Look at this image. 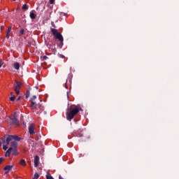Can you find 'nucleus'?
<instances>
[{
    "label": "nucleus",
    "mask_w": 179,
    "mask_h": 179,
    "mask_svg": "<svg viewBox=\"0 0 179 179\" xmlns=\"http://www.w3.org/2000/svg\"><path fill=\"white\" fill-rule=\"evenodd\" d=\"M53 51H55V49H54Z\"/></svg>",
    "instance_id": "37"
},
{
    "label": "nucleus",
    "mask_w": 179,
    "mask_h": 179,
    "mask_svg": "<svg viewBox=\"0 0 179 179\" xmlns=\"http://www.w3.org/2000/svg\"><path fill=\"white\" fill-rule=\"evenodd\" d=\"M0 30H1V31H4V30H5V26L1 25V26H0Z\"/></svg>",
    "instance_id": "20"
},
{
    "label": "nucleus",
    "mask_w": 179,
    "mask_h": 179,
    "mask_svg": "<svg viewBox=\"0 0 179 179\" xmlns=\"http://www.w3.org/2000/svg\"><path fill=\"white\" fill-rule=\"evenodd\" d=\"M29 135H34L36 132L34 131V123H31L29 127Z\"/></svg>",
    "instance_id": "7"
},
{
    "label": "nucleus",
    "mask_w": 179,
    "mask_h": 179,
    "mask_svg": "<svg viewBox=\"0 0 179 179\" xmlns=\"http://www.w3.org/2000/svg\"><path fill=\"white\" fill-rule=\"evenodd\" d=\"M10 148H12V150H11L12 155H13L14 156H17V155H19V152H17V150L16 149L17 148V141H13L11 143V147Z\"/></svg>",
    "instance_id": "4"
},
{
    "label": "nucleus",
    "mask_w": 179,
    "mask_h": 179,
    "mask_svg": "<svg viewBox=\"0 0 179 179\" xmlns=\"http://www.w3.org/2000/svg\"><path fill=\"white\" fill-rule=\"evenodd\" d=\"M16 114V112L14 113V115L10 117V121L14 125H18L19 124V120L16 118V116L15 115Z\"/></svg>",
    "instance_id": "5"
},
{
    "label": "nucleus",
    "mask_w": 179,
    "mask_h": 179,
    "mask_svg": "<svg viewBox=\"0 0 179 179\" xmlns=\"http://www.w3.org/2000/svg\"><path fill=\"white\" fill-rule=\"evenodd\" d=\"M20 141V138L17 136L4 135L3 137L1 138L3 150H8L9 148V147H8L9 143H10V147H12L13 142H19Z\"/></svg>",
    "instance_id": "1"
},
{
    "label": "nucleus",
    "mask_w": 179,
    "mask_h": 179,
    "mask_svg": "<svg viewBox=\"0 0 179 179\" xmlns=\"http://www.w3.org/2000/svg\"><path fill=\"white\" fill-rule=\"evenodd\" d=\"M22 9H23L24 10H27V9H29V6L27 4H24Z\"/></svg>",
    "instance_id": "15"
},
{
    "label": "nucleus",
    "mask_w": 179,
    "mask_h": 179,
    "mask_svg": "<svg viewBox=\"0 0 179 179\" xmlns=\"http://www.w3.org/2000/svg\"><path fill=\"white\" fill-rule=\"evenodd\" d=\"M50 31L52 33L53 36H57L58 34V30L54 28H50Z\"/></svg>",
    "instance_id": "12"
},
{
    "label": "nucleus",
    "mask_w": 179,
    "mask_h": 179,
    "mask_svg": "<svg viewBox=\"0 0 179 179\" xmlns=\"http://www.w3.org/2000/svg\"><path fill=\"white\" fill-rule=\"evenodd\" d=\"M14 90H15L16 94H19L20 93V91H19V90H17V89H16V88H15Z\"/></svg>",
    "instance_id": "24"
},
{
    "label": "nucleus",
    "mask_w": 179,
    "mask_h": 179,
    "mask_svg": "<svg viewBox=\"0 0 179 179\" xmlns=\"http://www.w3.org/2000/svg\"><path fill=\"white\" fill-rule=\"evenodd\" d=\"M20 164H21V166H26V160L21 159Z\"/></svg>",
    "instance_id": "16"
},
{
    "label": "nucleus",
    "mask_w": 179,
    "mask_h": 179,
    "mask_svg": "<svg viewBox=\"0 0 179 179\" xmlns=\"http://www.w3.org/2000/svg\"><path fill=\"white\" fill-rule=\"evenodd\" d=\"M10 31H12V27H9L7 29V33H10Z\"/></svg>",
    "instance_id": "21"
},
{
    "label": "nucleus",
    "mask_w": 179,
    "mask_h": 179,
    "mask_svg": "<svg viewBox=\"0 0 179 179\" xmlns=\"http://www.w3.org/2000/svg\"><path fill=\"white\" fill-rule=\"evenodd\" d=\"M9 37H10V33H6V38L9 39Z\"/></svg>",
    "instance_id": "27"
},
{
    "label": "nucleus",
    "mask_w": 179,
    "mask_h": 179,
    "mask_svg": "<svg viewBox=\"0 0 179 179\" xmlns=\"http://www.w3.org/2000/svg\"><path fill=\"white\" fill-rule=\"evenodd\" d=\"M46 179H54L50 173L46 175Z\"/></svg>",
    "instance_id": "18"
},
{
    "label": "nucleus",
    "mask_w": 179,
    "mask_h": 179,
    "mask_svg": "<svg viewBox=\"0 0 179 179\" xmlns=\"http://www.w3.org/2000/svg\"><path fill=\"white\" fill-rule=\"evenodd\" d=\"M2 145H3V144L2 143V138H1V141H0V148L2 146Z\"/></svg>",
    "instance_id": "30"
},
{
    "label": "nucleus",
    "mask_w": 179,
    "mask_h": 179,
    "mask_svg": "<svg viewBox=\"0 0 179 179\" xmlns=\"http://www.w3.org/2000/svg\"><path fill=\"white\" fill-rule=\"evenodd\" d=\"M55 38L57 40H59L62 44H64V37L62 36V34L61 33H58L57 35L55 36Z\"/></svg>",
    "instance_id": "6"
},
{
    "label": "nucleus",
    "mask_w": 179,
    "mask_h": 179,
    "mask_svg": "<svg viewBox=\"0 0 179 179\" xmlns=\"http://www.w3.org/2000/svg\"><path fill=\"white\" fill-rule=\"evenodd\" d=\"M55 3V0H50V5H52Z\"/></svg>",
    "instance_id": "26"
},
{
    "label": "nucleus",
    "mask_w": 179,
    "mask_h": 179,
    "mask_svg": "<svg viewBox=\"0 0 179 179\" xmlns=\"http://www.w3.org/2000/svg\"><path fill=\"white\" fill-rule=\"evenodd\" d=\"M79 111H82V107H80V106L79 105L76 106L74 108H68L66 113V120L68 121H72V120H73V118L75 117V115H78Z\"/></svg>",
    "instance_id": "2"
},
{
    "label": "nucleus",
    "mask_w": 179,
    "mask_h": 179,
    "mask_svg": "<svg viewBox=\"0 0 179 179\" xmlns=\"http://www.w3.org/2000/svg\"><path fill=\"white\" fill-rule=\"evenodd\" d=\"M30 18L32 20L36 19V17H37V15L36 14H34V13L31 12L29 14Z\"/></svg>",
    "instance_id": "14"
},
{
    "label": "nucleus",
    "mask_w": 179,
    "mask_h": 179,
    "mask_svg": "<svg viewBox=\"0 0 179 179\" xmlns=\"http://www.w3.org/2000/svg\"><path fill=\"white\" fill-rule=\"evenodd\" d=\"M15 99H16V96H15L14 95L13 96L10 97V101H15Z\"/></svg>",
    "instance_id": "19"
},
{
    "label": "nucleus",
    "mask_w": 179,
    "mask_h": 179,
    "mask_svg": "<svg viewBox=\"0 0 179 179\" xmlns=\"http://www.w3.org/2000/svg\"><path fill=\"white\" fill-rule=\"evenodd\" d=\"M44 115H45L47 114V112L46 111H44Z\"/></svg>",
    "instance_id": "34"
},
{
    "label": "nucleus",
    "mask_w": 179,
    "mask_h": 179,
    "mask_svg": "<svg viewBox=\"0 0 179 179\" xmlns=\"http://www.w3.org/2000/svg\"><path fill=\"white\" fill-rule=\"evenodd\" d=\"M10 153H12V148L10 147L4 155L5 157H9L10 156Z\"/></svg>",
    "instance_id": "11"
},
{
    "label": "nucleus",
    "mask_w": 179,
    "mask_h": 179,
    "mask_svg": "<svg viewBox=\"0 0 179 179\" xmlns=\"http://www.w3.org/2000/svg\"><path fill=\"white\" fill-rule=\"evenodd\" d=\"M15 83L17 85L15 87V89H17L20 90V86H22V83L17 81H15Z\"/></svg>",
    "instance_id": "13"
},
{
    "label": "nucleus",
    "mask_w": 179,
    "mask_h": 179,
    "mask_svg": "<svg viewBox=\"0 0 179 179\" xmlns=\"http://www.w3.org/2000/svg\"><path fill=\"white\" fill-rule=\"evenodd\" d=\"M21 99V96H19L17 99V101H19V100H20Z\"/></svg>",
    "instance_id": "31"
},
{
    "label": "nucleus",
    "mask_w": 179,
    "mask_h": 179,
    "mask_svg": "<svg viewBox=\"0 0 179 179\" xmlns=\"http://www.w3.org/2000/svg\"><path fill=\"white\" fill-rule=\"evenodd\" d=\"M52 24H53V25H54V22H52Z\"/></svg>",
    "instance_id": "36"
},
{
    "label": "nucleus",
    "mask_w": 179,
    "mask_h": 179,
    "mask_svg": "<svg viewBox=\"0 0 179 179\" xmlns=\"http://www.w3.org/2000/svg\"><path fill=\"white\" fill-rule=\"evenodd\" d=\"M13 1H16V0H13Z\"/></svg>",
    "instance_id": "38"
},
{
    "label": "nucleus",
    "mask_w": 179,
    "mask_h": 179,
    "mask_svg": "<svg viewBox=\"0 0 179 179\" xmlns=\"http://www.w3.org/2000/svg\"><path fill=\"white\" fill-rule=\"evenodd\" d=\"M13 67L14 69H16V71H19V69H20V64H19V62H15L13 64Z\"/></svg>",
    "instance_id": "10"
},
{
    "label": "nucleus",
    "mask_w": 179,
    "mask_h": 179,
    "mask_svg": "<svg viewBox=\"0 0 179 179\" xmlns=\"http://www.w3.org/2000/svg\"><path fill=\"white\" fill-rule=\"evenodd\" d=\"M3 108L2 106H0V111H2Z\"/></svg>",
    "instance_id": "32"
},
{
    "label": "nucleus",
    "mask_w": 179,
    "mask_h": 179,
    "mask_svg": "<svg viewBox=\"0 0 179 179\" xmlns=\"http://www.w3.org/2000/svg\"><path fill=\"white\" fill-rule=\"evenodd\" d=\"M13 92H10V96H13Z\"/></svg>",
    "instance_id": "35"
},
{
    "label": "nucleus",
    "mask_w": 179,
    "mask_h": 179,
    "mask_svg": "<svg viewBox=\"0 0 179 179\" xmlns=\"http://www.w3.org/2000/svg\"><path fill=\"white\" fill-rule=\"evenodd\" d=\"M29 96H30V91L27 90L25 94V98L29 99Z\"/></svg>",
    "instance_id": "17"
},
{
    "label": "nucleus",
    "mask_w": 179,
    "mask_h": 179,
    "mask_svg": "<svg viewBox=\"0 0 179 179\" xmlns=\"http://www.w3.org/2000/svg\"><path fill=\"white\" fill-rule=\"evenodd\" d=\"M3 160H5L3 157H0V164L3 162Z\"/></svg>",
    "instance_id": "29"
},
{
    "label": "nucleus",
    "mask_w": 179,
    "mask_h": 179,
    "mask_svg": "<svg viewBox=\"0 0 179 179\" xmlns=\"http://www.w3.org/2000/svg\"><path fill=\"white\" fill-rule=\"evenodd\" d=\"M20 34H22V36L24 35V29H22L20 31Z\"/></svg>",
    "instance_id": "22"
},
{
    "label": "nucleus",
    "mask_w": 179,
    "mask_h": 179,
    "mask_svg": "<svg viewBox=\"0 0 179 179\" xmlns=\"http://www.w3.org/2000/svg\"><path fill=\"white\" fill-rule=\"evenodd\" d=\"M39 162H40V157H38V155H36L34 157V166L35 167H38Z\"/></svg>",
    "instance_id": "9"
},
{
    "label": "nucleus",
    "mask_w": 179,
    "mask_h": 179,
    "mask_svg": "<svg viewBox=\"0 0 179 179\" xmlns=\"http://www.w3.org/2000/svg\"><path fill=\"white\" fill-rule=\"evenodd\" d=\"M13 169V165H7L3 168V170L5 172V174H8L10 170Z\"/></svg>",
    "instance_id": "8"
},
{
    "label": "nucleus",
    "mask_w": 179,
    "mask_h": 179,
    "mask_svg": "<svg viewBox=\"0 0 179 179\" xmlns=\"http://www.w3.org/2000/svg\"><path fill=\"white\" fill-rule=\"evenodd\" d=\"M36 99H37V96L34 95L31 98V100H36Z\"/></svg>",
    "instance_id": "28"
},
{
    "label": "nucleus",
    "mask_w": 179,
    "mask_h": 179,
    "mask_svg": "<svg viewBox=\"0 0 179 179\" xmlns=\"http://www.w3.org/2000/svg\"><path fill=\"white\" fill-rule=\"evenodd\" d=\"M3 64H5V62H3L2 60H0V68L2 67V66L3 65Z\"/></svg>",
    "instance_id": "25"
},
{
    "label": "nucleus",
    "mask_w": 179,
    "mask_h": 179,
    "mask_svg": "<svg viewBox=\"0 0 179 179\" xmlns=\"http://www.w3.org/2000/svg\"><path fill=\"white\" fill-rule=\"evenodd\" d=\"M31 105L30 107L31 110H38L37 114H41V111H44V106L41 105H38L37 108V103H36V100H30Z\"/></svg>",
    "instance_id": "3"
},
{
    "label": "nucleus",
    "mask_w": 179,
    "mask_h": 179,
    "mask_svg": "<svg viewBox=\"0 0 179 179\" xmlns=\"http://www.w3.org/2000/svg\"><path fill=\"white\" fill-rule=\"evenodd\" d=\"M59 179H63V178H62V176H59Z\"/></svg>",
    "instance_id": "33"
},
{
    "label": "nucleus",
    "mask_w": 179,
    "mask_h": 179,
    "mask_svg": "<svg viewBox=\"0 0 179 179\" xmlns=\"http://www.w3.org/2000/svg\"><path fill=\"white\" fill-rule=\"evenodd\" d=\"M41 58H43L42 61H45V59H48V57L47 56H43V57H41Z\"/></svg>",
    "instance_id": "23"
}]
</instances>
